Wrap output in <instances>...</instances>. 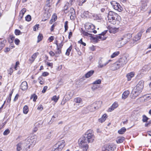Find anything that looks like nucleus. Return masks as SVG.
<instances>
[{
	"label": "nucleus",
	"instance_id": "1",
	"mask_svg": "<svg viewBox=\"0 0 151 151\" xmlns=\"http://www.w3.org/2000/svg\"><path fill=\"white\" fill-rule=\"evenodd\" d=\"M94 139V137L92 131L88 130L86 133L83 137L79 139V146L84 151H86L88 147L87 143L93 142Z\"/></svg>",
	"mask_w": 151,
	"mask_h": 151
},
{
	"label": "nucleus",
	"instance_id": "2",
	"mask_svg": "<svg viewBox=\"0 0 151 151\" xmlns=\"http://www.w3.org/2000/svg\"><path fill=\"white\" fill-rule=\"evenodd\" d=\"M109 22L111 24L118 25L120 23V17L117 14L112 12L110 11L108 15Z\"/></svg>",
	"mask_w": 151,
	"mask_h": 151
},
{
	"label": "nucleus",
	"instance_id": "3",
	"mask_svg": "<svg viewBox=\"0 0 151 151\" xmlns=\"http://www.w3.org/2000/svg\"><path fill=\"white\" fill-rule=\"evenodd\" d=\"M131 37V35L128 34L119 38L116 43V46L118 48L121 47L128 41Z\"/></svg>",
	"mask_w": 151,
	"mask_h": 151
},
{
	"label": "nucleus",
	"instance_id": "4",
	"mask_svg": "<svg viewBox=\"0 0 151 151\" xmlns=\"http://www.w3.org/2000/svg\"><path fill=\"white\" fill-rule=\"evenodd\" d=\"M144 81H139L136 86L132 90L131 93L133 94L132 98L135 99L142 92L144 87Z\"/></svg>",
	"mask_w": 151,
	"mask_h": 151
},
{
	"label": "nucleus",
	"instance_id": "5",
	"mask_svg": "<svg viewBox=\"0 0 151 151\" xmlns=\"http://www.w3.org/2000/svg\"><path fill=\"white\" fill-rule=\"evenodd\" d=\"M35 136L29 137L24 141V144L27 145H34L36 142Z\"/></svg>",
	"mask_w": 151,
	"mask_h": 151
},
{
	"label": "nucleus",
	"instance_id": "6",
	"mask_svg": "<svg viewBox=\"0 0 151 151\" xmlns=\"http://www.w3.org/2000/svg\"><path fill=\"white\" fill-rule=\"evenodd\" d=\"M101 101H96L95 103H93L91 106L88 107V109H89L91 112L93 111L98 109L100 105H98L99 104H101Z\"/></svg>",
	"mask_w": 151,
	"mask_h": 151
},
{
	"label": "nucleus",
	"instance_id": "7",
	"mask_svg": "<svg viewBox=\"0 0 151 151\" xmlns=\"http://www.w3.org/2000/svg\"><path fill=\"white\" fill-rule=\"evenodd\" d=\"M128 60L127 58L125 57H123L120 58L117 61L120 67H123L127 62Z\"/></svg>",
	"mask_w": 151,
	"mask_h": 151
},
{
	"label": "nucleus",
	"instance_id": "8",
	"mask_svg": "<svg viewBox=\"0 0 151 151\" xmlns=\"http://www.w3.org/2000/svg\"><path fill=\"white\" fill-rule=\"evenodd\" d=\"M111 4L115 9L119 12L122 11V8L119 3H117L115 1H112L111 2Z\"/></svg>",
	"mask_w": 151,
	"mask_h": 151
},
{
	"label": "nucleus",
	"instance_id": "9",
	"mask_svg": "<svg viewBox=\"0 0 151 151\" xmlns=\"http://www.w3.org/2000/svg\"><path fill=\"white\" fill-rule=\"evenodd\" d=\"M65 145V142L64 140L58 141L55 145V147L59 149V150H61Z\"/></svg>",
	"mask_w": 151,
	"mask_h": 151
},
{
	"label": "nucleus",
	"instance_id": "10",
	"mask_svg": "<svg viewBox=\"0 0 151 151\" xmlns=\"http://www.w3.org/2000/svg\"><path fill=\"white\" fill-rule=\"evenodd\" d=\"M107 31V30L105 31L100 34H99V35L94 37L93 38V39L94 40L95 39L96 41L99 40V39H100L101 40H105L106 37L104 36V35L106 34Z\"/></svg>",
	"mask_w": 151,
	"mask_h": 151
},
{
	"label": "nucleus",
	"instance_id": "11",
	"mask_svg": "<svg viewBox=\"0 0 151 151\" xmlns=\"http://www.w3.org/2000/svg\"><path fill=\"white\" fill-rule=\"evenodd\" d=\"M111 61V60H109L105 62V60H100L99 62V67L102 68L104 67L107 64Z\"/></svg>",
	"mask_w": 151,
	"mask_h": 151
},
{
	"label": "nucleus",
	"instance_id": "12",
	"mask_svg": "<svg viewBox=\"0 0 151 151\" xmlns=\"http://www.w3.org/2000/svg\"><path fill=\"white\" fill-rule=\"evenodd\" d=\"M69 15L71 19H73L75 17V11L74 9L73 8H70V10H69Z\"/></svg>",
	"mask_w": 151,
	"mask_h": 151
},
{
	"label": "nucleus",
	"instance_id": "13",
	"mask_svg": "<svg viewBox=\"0 0 151 151\" xmlns=\"http://www.w3.org/2000/svg\"><path fill=\"white\" fill-rule=\"evenodd\" d=\"M120 68L121 67L118 63H117V62L116 61L111 65V69L112 70H115L119 68Z\"/></svg>",
	"mask_w": 151,
	"mask_h": 151
},
{
	"label": "nucleus",
	"instance_id": "14",
	"mask_svg": "<svg viewBox=\"0 0 151 151\" xmlns=\"http://www.w3.org/2000/svg\"><path fill=\"white\" fill-rule=\"evenodd\" d=\"M26 145L24 144V141L23 143L20 142L16 145V150L17 151H20L22 148L23 147H24V145Z\"/></svg>",
	"mask_w": 151,
	"mask_h": 151
},
{
	"label": "nucleus",
	"instance_id": "15",
	"mask_svg": "<svg viewBox=\"0 0 151 151\" xmlns=\"http://www.w3.org/2000/svg\"><path fill=\"white\" fill-rule=\"evenodd\" d=\"M115 148L116 146L113 144L108 145L106 147V150L108 151H113Z\"/></svg>",
	"mask_w": 151,
	"mask_h": 151
},
{
	"label": "nucleus",
	"instance_id": "16",
	"mask_svg": "<svg viewBox=\"0 0 151 151\" xmlns=\"http://www.w3.org/2000/svg\"><path fill=\"white\" fill-rule=\"evenodd\" d=\"M142 32H140L135 35L133 38V40L135 41H137L140 39L142 35Z\"/></svg>",
	"mask_w": 151,
	"mask_h": 151
},
{
	"label": "nucleus",
	"instance_id": "17",
	"mask_svg": "<svg viewBox=\"0 0 151 151\" xmlns=\"http://www.w3.org/2000/svg\"><path fill=\"white\" fill-rule=\"evenodd\" d=\"M28 88L27 82L25 81L22 82L20 86V88L23 91L26 90Z\"/></svg>",
	"mask_w": 151,
	"mask_h": 151
},
{
	"label": "nucleus",
	"instance_id": "18",
	"mask_svg": "<svg viewBox=\"0 0 151 151\" xmlns=\"http://www.w3.org/2000/svg\"><path fill=\"white\" fill-rule=\"evenodd\" d=\"M118 105L117 102H115L108 109V111L111 112L113 111L114 109L116 108L118 106Z\"/></svg>",
	"mask_w": 151,
	"mask_h": 151
},
{
	"label": "nucleus",
	"instance_id": "19",
	"mask_svg": "<svg viewBox=\"0 0 151 151\" xmlns=\"http://www.w3.org/2000/svg\"><path fill=\"white\" fill-rule=\"evenodd\" d=\"M86 27H87V29H88V30H89L88 31L90 32H92V31H91V30H93L95 28L94 25L93 24L91 23L88 24L86 26Z\"/></svg>",
	"mask_w": 151,
	"mask_h": 151
},
{
	"label": "nucleus",
	"instance_id": "20",
	"mask_svg": "<svg viewBox=\"0 0 151 151\" xmlns=\"http://www.w3.org/2000/svg\"><path fill=\"white\" fill-rule=\"evenodd\" d=\"M129 94V91H124L122 94V98L123 99H124L127 97Z\"/></svg>",
	"mask_w": 151,
	"mask_h": 151
},
{
	"label": "nucleus",
	"instance_id": "21",
	"mask_svg": "<svg viewBox=\"0 0 151 151\" xmlns=\"http://www.w3.org/2000/svg\"><path fill=\"white\" fill-rule=\"evenodd\" d=\"M108 29H109V32L110 33H115L117 30V29L116 28L110 27H109Z\"/></svg>",
	"mask_w": 151,
	"mask_h": 151
},
{
	"label": "nucleus",
	"instance_id": "22",
	"mask_svg": "<svg viewBox=\"0 0 151 151\" xmlns=\"http://www.w3.org/2000/svg\"><path fill=\"white\" fill-rule=\"evenodd\" d=\"M83 104H78L74 103V104L73 109L74 110H76L78 109L81 107Z\"/></svg>",
	"mask_w": 151,
	"mask_h": 151
},
{
	"label": "nucleus",
	"instance_id": "23",
	"mask_svg": "<svg viewBox=\"0 0 151 151\" xmlns=\"http://www.w3.org/2000/svg\"><path fill=\"white\" fill-rule=\"evenodd\" d=\"M74 101L75 103L83 104V100L79 97H77L74 99Z\"/></svg>",
	"mask_w": 151,
	"mask_h": 151
},
{
	"label": "nucleus",
	"instance_id": "24",
	"mask_svg": "<svg viewBox=\"0 0 151 151\" xmlns=\"http://www.w3.org/2000/svg\"><path fill=\"white\" fill-rule=\"evenodd\" d=\"M134 76V73L133 72H131L128 73L126 76L128 81H130L131 79Z\"/></svg>",
	"mask_w": 151,
	"mask_h": 151
},
{
	"label": "nucleus",
	"instance_id": "25",
	"mask_svg": "<svg viewBox=\"0 0 151 151\" xmlns=\"http://www.w3.org/2000/svg\"><path fill=\"white\" fill-rule=\"evenodd\" d=\"M125 139L124 137H119L116 138V141L117 143H121L123 142Z\"/></svg>",
	"mask_w": 151,
	"mask_h": 151
},
{
	"label": "nucleus",
	"instance_id": "26",
	"mask_svg": "<svg viewBox=\"0 0 151 151\" xmlns=\"http://www.w3.org/2000/svg\"><path fill=\"white\" fill-rule=\"evenodd\" d=\"M94 73V71L93 70H91L88 71L85 75V78H88L90 77Z\"/></svg>",
	"mask_w": 151,
	"mask_h": 151
},
{
	"label": "nucleus",
	"instance_id": "27",
	"mask_svg": "<svg viewBox=\"0 0 151 151\" xmlns=\"http://www.w3.org/2000/svg\"><path fill=\"white\" fill-rule=\"evenodd\" d=\"M107 117V115L106 114H103L101 118L99 119V121L101 123H102L106 120Z\"/></svg>",
	"mask_w": 151,
	"mask_h": 151
},
{
	"label": "nucleus",
	"instance_id": "28",
	"mask_svg": "<svg viewBox=\"0 0 151 151\" xmlns=\"http://www.w3.org/2000/svg\"><path fill=\"white\" fill-rule=\"evenodd\" d=\"M37 54H38V53L37 52V53H34L31 56V58L29 59V60L31 63L33 62L34 61L35 59L37 57Z\"/></svg>",
	"mask_w": 151,
	"mask_h": 151
},
{
	"label": "nucleus",
	"instance_id": "29",
	"mask_svg": "<svg viewBox=\"0 0 151 151\" xmlns=\"http://www.w3.org/2000/svg\"><path fill=\"white\" fill-rule=\"evenodd\" d=\"M61 49L58 48H57V50L55 51V56L58 57L59 56L61 53Z\"/></svg>",
	"mask_w": 151,
	"mask_h": 151
},
{
	"label": "nucleus",
	"instance_id": "30",
	"mask_svg": "<svg viewBox=\"0 0 151 151\" xmlns=\"http://www.w3.org/2000/svg\"><path fill=\"white\" fill-rule=\"evenodd\" d=\"M147 4L146 3H143L142 4L140 8V9L143 11H145L147 10Z\"/></svg>",
	"mask_w": 151,
	"mask_h": 151
},
{
	"label": "nucleus",
	"instance_id": "31",
	"mask_svg": "<svg viewBox=\"0 0 151 151\" xmlns=\"http://www.w3.org/2000/svg\"><path fill=\"white\" fill-rule=\"evenodd\" d=\"M29 111L28 107L27 105H25L23 108V112L25 114H26Z\"/></svg>",
	"mask_w": 151,
	"mask_h": 151
},
{
	"label": "nucleus",
	"instance_id": "32",
	"mask_svg": "<svg viewBox=\"0 0 151 151\" xmlns=\"http://www.w3.org/2000/svg\"><path fill=\"white\" fill-rule=\"evenodd\" d=\"M46 3V6L49 7H51L50 4H53L54 2H53V0H47Z\"/></svg>",
	"mask_w": 151,
	"mask_h": 151
},
{
	"label": "nucleus",
	"instance_id": "33",
	"mask_svg": "<svg viewBox=\"0 0 151 151\" xmlns=\"http://www.w3.org/2000/svg\"><path fill=\"white\" fill-rule=\"evenodd\" d=\"M151 68V64L146 65H145L142 69V70H148Z\"/></svg>",
	"mask_w": 151,
	"mask_h": 151
},
{
	"label": "nucleus",
	"instance_id": "34",
	"mask_svg": "<svg viewBox=\"0 0 151 151\" xmlns=\"http://www.w3.org/2000/svg\"><path fill=\"white\" fill-rule=\"evenodd\" d=\"M126 131V129L125 127H122L118 131V133L119 134H122Z\"/></svg>",
	"mask_w": 151,
	"mask_h": 151
},
{
	"label": "nucleus",
	"instance_id": "35",
	"mask_svg": "<svg viewBox=\"0 0 151 151\" xmlns=\"http://www.w3.org/2000/svg\"><path fill=\"white\" fill-rule=\"evenodd\" d=\"M72 46V45H70V47L67 49L66 52L65 53V55H69L70 52L71 50Z\"/></svg>",
	"mask_w": 151,
	"mask_h": 151
},
{
	"label": "nucleus",
	"instance_id": "36",
	"mask_svg": "<svg viewBox=\"0 0 151 151\" xmlns=\"http://www.w3.org/2000/svg\"><path fill=\"white\" fill-rule=\"evenodd\" d=\"M54 132L53 131H51L48 132V134L47 137L46 138L49 139L54 134Z\"/></svg>",
	"mask_w": 151,
	"mask_h": 151
},
{
	"label": "nucleus",
	"instance_id": "37",
	"mask_svg": "<svg viewBox=\"0 0 151 151\" xmlns=\"http://www.w3.org/2000/svg\"><path fill=\"white\" fill-rule=\"evenodd\" d=\"M119 54V51L116 52L111 55V58H113L116 56H118Z\"/></svg>",
	"mask_w": 151,
	"mask_h": 151
},
{
	"label": "nucleus",
	"instance_id": "38",
	"mask_svg": "<svg viewBox=\"0 0 151 151\" xmlns=\"http://www.w3.org/2000/svg\"><path fill=\"white\" fill-rule=\"evenodd\" d=\"M149 118L145 115L142 116V121L144 122H146L147 121Z\"/></svg>",
	"mask_w": 151,
	"mask_h": 151
},
{
	"label": "nucleus",
	"instance_id": "39",
	"mask_svg": "<svg viewBox=\"0 0 151 151\" xmlns=\"http://www.w3.org/2000/svg\"><path fill=\"white\" fill-rule=\"evenodd\" d=\"M14 33L16 35H19L22 34L20 31L18 29H16L15 30Z\"/></svg>",
	"mask_w": 151,
	"mask_h": 151
},
{
	"label": "nucleus",
	"instance_id": "40",
	"mask_svg": "<svg viewBox=\"0 0 151 151\" xmlns=\"http://www.w3.org/2000/svg\"><path fill=\"white\" fill-rule=\"evenodd\" d=\"M59 99V96H53L52 100L54 101L55 102H57Z\"/></svg>",
	"mask_w": 151,
	"mask_h": 151
},
{
	"label": "nucleus",
	"instance_id": "41",
	"mask_svg": "<svg viewBox=\"0 0 151 151\" xmlns=\"http://www.w3.org/2000/svg\"><path fill=\"white\" fill-rule=\"evenodd\" d=\"M31 99H33V101H36V100L37 99V96L35 94H34L32 95L30 98Z\"/></svg>",
	"mask_w": 151,
	"mask_h": 151
},
{
	"label": "nucleus",
	"instance_id": "42",
	"mask_svg": "<svg viewBox=\"0 0 151 151\" xmlns=\"http://www.w3.org/2000/svg\"><path fill=\"white\" fill-rule=\"evenodd\" d=\"M56 45H57V48H58L61 49V48L63 45V44L62 42L59 44L56 43Z\"/></svg>",
	"mask_w": 151,
	"mask_h": 151
},
{
	"label": "nucleus",
	"instance_id": "43",
	"mask_svg": "<svg viewBox=\"0 0 151 151\" xmlns=\"http://www.w3.org/2000/svg\"><path fill=\"white\" fill-rule=\"evenodd\" d=\"M25 18L26 21L29 22L31 20V17L30 15H28L25 17Z\"/></svg>",
	"mask_w": 151,
	"mask_h": 151
},
{
	"label": "nucleus",
	"instance_id": "44",
	"mask_svg": "<svg viewBox=\"0 0 151 151\" xmlns=\"http://www.w3.org/2000/svg\"><path fill=\"white\" fill-rule=\"evenodd\" d=\"M13 92L12 91L9 94V96L8 97V99L7 100V102L9 103L10 102L11 100V98L12 96V94L13 93Z\"/></svg>",
	"mask_w": 151,
	"mask_h": 151
},
{
	"label": "nucleus",
	"instance_id": "45",
	"mask_svg": "<svg viewBox=\"0 0 151 151\" xmlns=\"http://www.w3.org/2000/svg\"><path fill=\"white\" fill-rule=\"evenodd\" d=\"M68 21H66L65 22V31L66 32L68 30Z\"/></svg>",
	"mask_w": 151,
	"mask_h": 151
},
{
	"label": "nucleus",
	"instance_id": "46",
	"mask_svg": "<svg viewBox=\"0 0 151 151\" xmlns=\"http://www.w3.org/2000/svg\"><path fill=\"white\" fill-rule=\"evenodd\" d=\"M78 1L79 2V5L81 6L86 1V0H78Z\"/></svg>",
	"mask_w": 151,
	"mask_h": 151
},
{
	"label": "nucleus",
	"instance_id": "47",
	"mask_svg": "<svg viewBox=\"0 0 151 151\" xmlns=\"http://www.w3.org/2000/svg\"><path fill=\"white\" fill-rule=\"evenodd\" d=\"M83 35L84 36H89V37H91V36L92 35L91 34L88 33V32H83Z\"/></svg>",
	"mask_w": 151,
	"mask_h": 151
},
{
	"label": "nucleus",
	"instance_id": "48",
	"mask_svg": "<svg viewBox=\"0 0 151 151\" xmlns=\"http://www.w3.org/2000/svg\"><path fill=\"white\" fill-rule=\"evenodd\" d=\"M10 132V131L8 129H6L4 132L3 134L4 135H6Z\"/></svg>",
	"mask_w": 151,
	"mask_h": 151
},
{
	"label": "nucleus",
	"instance_id": "49",
	"mask_svg": "<svg viewBox=\"0 0 151 151\" xmlns=\"http://www.w3.org/2000/svg\"><path fill=\"white\" fill-rule=\"evenodd\" d=\"M101 80L100 79H98L94 82L93 84H99L101 83Z\"/></svg>",
	"mask_w": 151,
	"mask_h": 151
},
{
	"label": "nucleus",
	"instance_id": "50",
	"mask_svg": "<svg viewBox=\"0 0 151 151\" xmlns=\"http://www.w3.org/2000/svg\"><path fill=\"white\" fill-rule=\"evenodd\" d=\"M5 44L3 42L0 41V50L4 46Z\"/></svg>",
	"mask_w": 151,
	"mask_h": 151
},
{
	"label": "nucleus",
	"instance_id": "51",
	"mask_svg": "<svg viewBox=\"0 0 151 151\" xmlns=\"http://www.w3.org/2000/svg\"><path fill=\"white\" fill-rule=\"evenodd\" d=\"M42 37H43L42 35L39 34V35H38L37 37L38 39V40L37 41L38 42H39L40 41L42 40Z\"/></svg>",
	"mask_w": 151,
	"mask_h": 151
},
{
	"label": "nucleus",
	"instance_id": "52",
	"mask_svg": "<svg viewBox=\"0 0 151 151\" xmlns=\"http://www.w3.org/2000/svg\"><path fill=\"white\" fill-rule=\"evenodd\" d=\"M26 9L25 8H23L22 9V10H21L20 14H24L25 12H26Z\"/></svg>",
	"mask_w": 151,
	"mask_h": 151
},
{
	"label": "nucleus",
	"instance_id": "53",
	"mask_svg": "<svg viewBox=\"0 0 151 151\" xmlns=\"http://www.w3.org/2000/svg\"><path fill=\"white\" fill-rule=\"evenodd\" d=\"M38 80L39 81V83L41 85L43 84H44V81H42V79L41 78H38Z\"/></svg>",
	"mask_w": 151,
	"mask_h": 151
},
{
	"label": "nucleus",
	"instance_id": "54",
	"mask_svg": "<svg viewBox=\"0 0 151 151\" xmlns=\"http://www.w3.org/2000/svg\"><path fill=\"white\" fill-rule=\"evenodd\" d=\"M39 25L37 24L35 25L33 27V30L34 31H36L37 29H38L39 27Z\"/></svg>",
	"mask_w": 151,
	"mask_h": 151
},
{
	"label": "nucleus",
	"instance_id": "55",
	"mask_svg": "<svg viewBox=\"0 0 151 151\" xmlns=\"http://www.w3.org/2000/svg\"><path fill=\"white\" fill-rule=\"evenodd\" d=\"M43 109V106L42 105H39L37 107V109L40 111L42 110Z\"/></svg>",
	"mask_w": 151,
	"mask_h": 151
},
{
	"label": "nucleus",
	"instance_id": "56",
	"mask_svg": "<svg viewBox=\"0 0 151 151\" xmlns=\"http://www.w3.org/2000/svg\"><path fill=\"white\" fill-rule=\"evenodd\" d=\"M19 40L17 38H16L14 40V42L17 45H19Z\"/></svg>",
	"mask_w": 151,
	"mask_h": 151
},
{
	"label": "nucleus",
	"instance_id": "57",
	"mask_svg": "<svg viewBox=\"0 0 151 151\" xmlns=\"http://www.w3.org/2000/svg\"><path fill=\"white\" fill-rule=\"evenodd\" d=\"M78 43L81 44L82 45H83L84 46H85L86 45V44L83 42L82 39H81L78 41Z\"/></svg>",
	"mask_w": 151,
	"mask_h": 151
},
{
	"label": "nucleus",
	"instance_id": "58",
	"mask_svg": "<svg viewBox=\"0 0 151 151\" xmlns=\"http://www.w3.org/2000/svg\"><path fill=\"white\" fill-rule=\"evenodd\" d=\"M49 74L47 72H45L43 73L42 74V76H46Z\"/></svg>",
	"mask_w": 151,
	"mask_h": 151
},
{
	"label": "nucleus",
	"instance_id": "59",
	"mask_svg": "<svg viewBox=\"0 0 151 151\" xmlns=\"http://www.w3.org/2000/svg\"><path fill=\"white\" fill-rule=\"evenodd\" d=\"M57 19V16L55 15H53L52 17V19L55 21Z\"/></svg>",
	"mask_w": 151,
	"mask_h": 151
},
{
	"label": "nucleus",
	"instance_id": "60",
	"mask_svg": "<svg viewBox=\"0 0 151 151\" xmlns=\"http://www.w3.org/2000/svg\"><path fill=\"white\" fill-rule=\"evenodd\" d=\"M47 88V86H44L43 88V89L42 91V92L43 93H45Z\"/></svg>",
	"mask_w": 151,
	"mask_h": 151
},
{
	"label": "nucleus",
	"instance_id": "61",
	"mask_svg": "<svg viewBox=\"0 0 151 151\" xmlns=\"http://www.w3.org/2000/svg\"><path fill=\"white\" fill-rule=\"evenodd\" d=\"M49 54L50 56H53L55 55V53L51 51L49 52Z\"/></svg>",
	"mask_w": 151,
	"mask_h": 151
},
{
	"label": "nucleus",
	"instance_id": "62",
	"mask_svg": "<svg viewBox=\"0 0 151 151\" xmlns=\"http://www.w3.org/2000/svg\"><path fill=\"white\" fill-rule=\"evenodd\" d=\"M19 96V95L18 94H17L14 99V101H16L18 99Z\"/></svg>",
	"mask_w": 151,
	"mask_h": 151
},
{
	"label": "nucleus",
	"instance_id": "63",
	"mask_svg": "<svg viewBox=\"0 0 151 151\" xmlns=\"http://www.w3.org/2000/svg\"><path fill=\"white\" fill-rule=\"evenodd\" d=\"M54 39V37L53 36H51L50 37H49V40H50V42H52V41H53Z\"/></svg>",
	"mask_w": 151,
	"mask_h": 151
},
{
	"label": "nucleus",
	"instance_id": "64",
	"mask_svg": "<svg viewBox=\"0 0 151 151\" xmlns=\"http://www.w3.org/2000/svg\"><path fill=\"white\" fill-rule=\"evenodd\" d=\"M61 150H59V149L55 147V146L54 147L53 149L52 150V151H60Z\"/></svg>",
	"mask_w": 151,
	"mask_h": 151
}]
</instances>
